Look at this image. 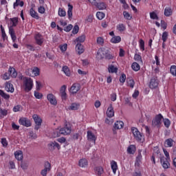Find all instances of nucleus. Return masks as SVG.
Instances as JSON below:
<instances>
[{
    "instance_id": "obj_37",
    "label": "nucleus",
    "mask_w": 176,
    "mask_h": 176,
    "mask_svg": "<svg viewBox=\"0 0 176 176\" xmlns=\"http://www.w3.org/2000/svg\"><path fill=\"white\" fill-rule=\"evenodd\" d=\"M127 152L130 155H134L135 153V146L131 144L127 148Z\"/></svg>"
},
{
    "instance_id": "obj_22",
    "label": "nucleus",
    "mask_w": 176,
    "mask_h": 176,
    "mask_svg": "<svg viewBox=\"0 0 176 176\" xmlns=\"http://www.w3.org/2000/svg\"><path fill=\"white\" fill-rule=\"evenodd\" d=\"M95 173L97 176H101L104 174V168L102 166H98L95 168Z\"/></svg>"
},
{
    "instance_id": "obj_63",
    "label": "nucleus",
    "mask_w": 176,
    "mask_h": 176,
    "mask_svg": "<svg viewBox=\"0 0 176 176\" xmlns=\"http://www.w3.org/2000/svg\"><path fill=\"white\" fill-rule=\"evenodd\" d=\"M60 97L63 101H65L67 100V92H60Z\"/></svg>"
},
{
    "instance_id": "obj_29",
    "label": "nucleus",
    "mask_w": 176,
    "mask_h": 176,
    "mask_svg": "<svg viewBox=\"0 0 176 176\" xmlns=\"http://www.w3.org/2000/svg\"><path fill=\"white\" fill-rule=\"evenodd\" d=\"M164 14L166 17H170V16L173 14V10L170 7H166L164 10Z\"/></svg>"
},
{
    "instance_id": "obj_10",
    "label": "nucleus",
    "mask_w": 176,
    "mask_h": 176,
    "mask_svg": "<svg viewBox=\"0 0 176 176\" xmlns=\"http://www.w3.org/2000/svg\"><path fill=\"white\" fill-rule=\"evenodd\" d=\"M100 50L102 52V53H103L107 60H112V58H113V56L109 54V49L102 47L100 48Z\"/></svg>"
},
{
    "instance_id": "obj_15",
    "label": "nucleus",
    "mask_w": 176,
    "mask_h": 176,
    "mask_svg": "<svg viewBox=\"0 0 176 176\" xmlns=\"http://www.w3.org/2000/svg\"><path fill=\"white\" fill-rule=\"evenodd\" d=\"M80 90V86L78 83H74L70 88V93L72 94H76Z\"/></svg>"
},
{
    "instance_id": "obj_16",
    "label": "nucleus",
    "mask_w": 176,
    "mask_h": 176,
    "mask_svg": "<svg viewBox=\"0 0 176 176\" xmlns=\"http://www.w3.org/2000/svg\"><path fill=\"white\" fill-rule=\"evenodd\" d=\"M87 140L88 141H91L92 142H94V144L96 143V140H97V138H96V135H94V133H93V132H91V131H88L87 132Z\"/></svg>"
},
{
    "instance_id": "obj_21",
    "label": "nucleus",
    "mask_w": 176,
    "mask_h": 176,
    "mask_svg": "<svg viewBox=\"0 0 176 176\" xmlns=\"http://www.w3.org/2000/svg\"><path fill=\"white\" fill-rule=\"evenodd\" d=\"M30 15L31 16V17H32L33 19H36V20L39 19L38 12L32 8L30 10Z\"/></svg>"
},
{
    "instance_id": "obj_4",
    "label": "nucleus",
    "mask_w": 176,
    "mask_h": 176,
    "mask_svg": "<svg viewBox=\"0 0 176 176\" xmlns=\"http://www.w3.org/2000/svg\"><path fill=\"white\" fill-rule=\"evenodd\" d=\"M131 132L132 134H133L134 138L138 141V142H144V135L138 131V129L135 127L131 128Z\"/></svg>"
},
{
    "instance_id": "obj_5",
    "label": "nucleus",
    "mask_w": 176,
    "mask_h": 176,
    "mask_svg": "<svg viewBox=\"0 0 176 176\" xmlns=\"http://www.w3.org/2000/svg\"><path fill=\"white\" fill-rule=\"evenodd\" d=\"M10 76H12V78H16L17 76V72H16L15 68L10 67L8 69V72L5 73L3 75V79L4 80H8V79H10Z\"/></svg>"
},
{
    "instance_id": "obj_56",
    "label": "nucleus",
    "mask_w": 176,
    "mask_h": 176,
    "mask_svg": "<svg viewBox=\"0 0 176 176\" xmlns=\"http://www.w3.org/2000/svg\"><path fill=\"white\" fill-rule=\"evenodd\" d=\"M25 47L28 50H29V52H35V48L32 45L27 44Z\"/></svg>"
},
{
    "instance_id": "obj_46",
    "label": "nucleus",
    "mask_w": 176,
    "mask_h": 176,
    "mask_svg": "<svg viewBox=\"0 0 176 176\" xmlns=\"http://www.w3.org/2000/svg\"><path fill=\"white\" fill-rule=\"evenodd\" d=\"M97 58H99V60H102V58H104V57H105V55L103 54L102 52L100 51V50L99 49L98 50L97 52V55H96Z\"/></svg>"
},
{
    "instance_id": "obj_38",
    "label": "nucleus",
    "mask_w": 176,
    "mask_h": 176,
    "mask_svg": "<svg viewBox=\"0 0 176 176\" xmlns=\"http://www.w3.org/2000/svg\"><path fill=\"white\" fill-rule=\"evenodd\" d=\"M116 28L120 32H123L124 31H126V25H124V24L123 23H120L117 25Z\"/></svg>"
},
{
    "instance_id": "obj_3",
    "label": "nucleus",
    "mask_w": 176,
    "mask_h": 176,
    "mask_svg": "<svg viewBox=\"0 0 176 176\" xmlns=\"http://www.w3.org/2000/svg\"><path fill=\"white\" fill-rule=\"evenodd\" d=\"M23 89L25 91H31L34 87V80L31 78L24 77L23 78Z\"/></svg>"
},
{
    "instance_id": "obj_12",
    "label": "nucleus",
    "mask_w": 176,
    "mask_h": 176,
    "mask_svg": "<svg viewBox=\"0 0 176 176\" xmlns=\"http://www.w3.org/2000/svg\"><path fill=\"white\" fill-rule=\"evenodd\" d=\"M51 168H52V166L50 165V163H49L47 162H45V168L41 172V175L42 176H47V173H49V171H50Z\"/></svg>"
},
{
    "instance_id": "obj_58",
    "label": "nucleus",
    "mask_w": 176,
    "mask_h": 176,
    "mask_svg": "<svg viewBox=\"0 0 176 176\" xmlns=\"http://www.w3.org/2000/svg\"><path fill=\"white\" fill-rule=\"evenodd\" d=\"M22 109H23V107H21V105H16V106L14 107L13 111L19 112V111H21Z\"/></svg>"
},
{
    "instance_id": "obj_61",
    "label": "nucleus",
    "mask_w": 176,
    "mask_h": 176,
    "mask_svg": "<svg viewBox=\"0 0 176 176\" xmlns=\"http://www.w3.org/2000/svg\"><path fill=\"white\" fill-rule=\"evenodd\" d=\"M120 82L121 83H124V82H126V74H123L121 75L120 77Z\"/></svg>"
},
{
    "instance_id": "obj_27",
    "label": "nucleus",
    "mask_w": 176,
    "mask_h": 176,
    "mask_svg": "<svg viewBox=\"0 0 176 176\" xmlns=\"http://www.w3.org/2000/svg\"><path fill=\"white\" fill-rule=\"evenodd\" d=\"M121 41L122 38L120 37V36H114L111 39V43H120Z\"/></svg>"
},
{
    "instance_id": "obj_7",
    "label": "nucleus",
    "mask_w": 176,
    "mask_h": 176,
    "mask_svg": "<svg viewBox=\"0 0 176 176\" xmlns=\"http://www.w3.org/2000/svg\"><path fill=\"white\" fill-rule=\"evenodd\" d=\"M32 118L34 119L36 124L34 127L35 130H39V129H41V126H42V118L36 114L33 115Z\"/></svg>"
},
{
    "instance_id": "obj_9",
    "label": "nucleus",
    "mask_w": 176,
    "mask_h": 176,
    "mask_svg": "<svg viewBox=\"0 0 176 176\" xmlns=\"http://www.w3.org/2000/svg\"><path fill=\"white\" fill-rule=\"evenodd\" d=\"M47 100L51 104V105H57V98L53 94H48L47 95Z\"/></svg>"
},
{
    "instance_id": "obj_26",
    "label": "nucleus",
    "mask_w": 176,
    "mask_h": 176,
    "mask_svg": "<svg viewBox=\"0 0 176 176\" xmlns=\"http://www.w3.org/2000/svg\"><path fill=\"white\" fill-rule=\"evenodd\" d=\"M49 146L51 149H56L58 148V149H60V148H61L60 146V144L58 143H57V142H52L49 144Z\"/></svg>"
},
{
    "instance_id": "obj_39",
    "label": "nucleus",
    "mask_w": 176,
    "mask_h": 176,
    "mask_svg": "<svg viewBox=\"0 0 176 176\" xmlns=\"http://www.w3.org/2000/svg\"><path fill=\"white\" fill-rule=\"evenodd\" d=\"M0 96H1V97H3V98H4L5 100H9L10 98V96L8 94H6L5 92H3V91L0 89ZM2 102L1 101L0 99V104Z\"/></svg>"
},
{
    "instance_id": "obj_23",
    "label": "nucleus",
    "mask_w": 176,
    "mask_h": 176,
    "mask_svg": "<svg viewBox=\"0 0 176 176\" xmlns=\"http://www.w3.org/2000/svg\"><path fill=\"white\" fill-rule=\"evenodd\" d=\"M164 145L166 148H171L174 145V140L171 138L167 139L164 142Z\"/></svg>"
},
{
    "instance_id": "obj_49",
    "label": "nucleus",
    "mask_w": 176,
    "mask_h": 176,
    "mask_svg": "<svg viewBox=\"0 0 176 176\" xmlns=\"http://www.w3.org/2000/svg\"><path fill=\"white\" fill-rule=\"evenodd\" d=\"M139 43H140V50H142V52H144V50H145V42L144 41V40L140 39L139 41Z\"/></svg>"
},
{
    "instance_id": "obj_48",
    "label": "nucleus",
    "mask_w": 176,
    "mask_h": 176,
    "mask_svg": "<svg viewBox=\"0 0 176 176\" xmlns=\"http://www.w3.org/2000/svg\"><path fill=\"white\" fill-rule=\"evenodd\" d=\"M163 122L165 127L168 129L170 127V125L171 124V122L170 121V120H168V118H165L163 119Z\"/></svg>"
},
{
    "instance_id": "obj_60",
    "label": "nucleus",
    "mask_w": 176,
    "mask_h": 176,
    "mask_svg": "<svg viewBox=\"0 0 176 176\" xmlns=\"http://www.w3.org/2000/svg\"><path fill=\"white\" fill-rule=\"evenodd\" d=\"M135 84V82L133 81V79H131L128 81V86H129V87H131V89L134 87Z\"/></svg>"
},
{
    "instance_id": "obj_6",
    "label": "nucleus",
    "mask_w": 176,
    "mask_h": 176,
    "mask_svg": "<svg viewBox=\"0 0 176 176\" xmlns=\"http://www.w3.org/2000/svg\"><path fill=\"white\" fill-rule=\"evenodd\" d=\"M162 120L163 116L161 113L155 116L152 121V126H153V127H160V126H162Z\"/></svg>"
},
{
    "instance_id": "obj_57",
    "label": "nucleus",
    "mask_w": 176,
    "mask_h": 176,
    "mask_svg": "<svg viewBox=\"0 0 176 176\" xmlns=\"http://www.w3.org/2000/svg\"><path fill=\"white\" fill-rule=\"evenodd\" d=\"M1 143L2 144L3 148H6L8 145V140H6V138H2Z\"/></svg>"
},
{
    "instance_id": "obj_33",
    "label": "nucleus",
    "mask_w": 176,
    "mask_h": 176,
    "mask_svg": "<svg viewBox=\"0 0 176 176\" xmlns=\"http://www.w3.org/2000/svg\"><path fill=\"white\" fill-rule=\"evenodd\" d=\"M63 72L66 75V76H71V70L68 66H63L62 68Z\"/></svg>"
},
{
    "instance_id": "obj_8",
    "label": "nucleus",
    "mask_w": 176,
    "mask_h": 176,
    "mask_svg": "<svg viewBox=\"0 0 176 176\" xmlns=\"http://www.w3.org/2000/svg\"><path fill=\"white\" fill-rule=\"evenodd\" d=\"M160 162L163 168L167 169L170 168V158L162 157L160 159Z\"/></svg>"
},
{
    "instance_id": "obj_64",
    "label": "nucleus",
    "mask_w": 176,
    "mask_h": 176,
    "mask_svg": "<svg viewBox=\"0 0 176 176\" xmlns=\"http://www.w3.org/2000/svg\"><path fill=\"white\" fill-rule=\"evenodd\" d=\"M116 93H113L110 95V98L111 100V101L115 102V100H116Z\"/></svg>"
},
{
    "instance_id": "obj_54",
    "label": "nucleus",
    "mask_w": 176,
    "mask_h": 176,
    "mask_svg": "<svg viewBox=\"0 0 176 176\" xmlns=\"http://www.w3.org/2000/svg\"><path fill=\"white\" fill-rule=\"evenodd\" d=\"M34 97L38 100H41V98L43 97V95L41 93H39L38 91H34Z\"/></svg>"
},
{
    "instance_id": "obj_14",
    "label": "nucleus",
    "mask_w": 176,
    "mask_h": 176,
    "mask_svg": "<svg viewBox=\"0 0 176 176\" xmlns=\"http://www.w3.org/2000/svg\"><path fill=\"white\" fill-rule=\"evenodd\" d=\"M19 122L20 124L25 126V127L31 126V122L28 118H22L19 119Z\"/></svg>"
},
{
    "instance_id": "obj_1",
    "label": "nucleus",
    "mask_w": 176,
    "mask_h": 176,
    "mask_svg": "<svg viewBox=\"0 0 176 176\" xmlns=\"http://www.w3.org/2000/svg\"><path fill=\"white\" fill-rule=\"evenodd\" d=\"M10 23L9 26V34L13 41H16L17 39V37L16 36V33L14 32V29H13V27H16L17 24L19 23V19L18 18H11L10 19Z\"/></svg>"
},
{
    "instance_id": "obj_2",
    "label": "nucleus",
    "mask_w": 176,
    "mask_h": 176,
    "mask_svg": "<svg viewBox=\"0 0 176 176\" xmlns=\"http://www.w3.org/2000/svg\"><path fill=\"white\" fill-rule=\"evenodd\" d=\"M63 134V135H68V134H71V126L68 124H66L65 127L60 129H56L54 131L52 137L54 138H57V137H60Z\"/></svg>"
},
{
    "instance_id": "obj_30",
    "label": "nucleus",
    "mask_w": 176,
    "mask_h": 176,
    "mask_svg": "<svg viewBox=\"0 0 176 176\" xmlns=\"http://www.w3.org/2000/svg\"><path fill=\"white\" fill-rule=\"evenodd\" d=\"M8 109L0 108V119H3L5 116H8Z\"/></svg>"
},
{
    "instance_id": "obj_47",
    "label": "nucleus",
    "mask_w": 176,
    "mask_h": 176,
    "mask_svg": "<svg viewBox=\"0 0 176 176\" xmlns=\"http://www.w3.org/2000/svg\"><path fill=\"white\" fill-rule=\"evenodd\" d=\"M96 17L98 19V20H102V19L105 17V14L102 12H98L96 13Z\"/></svg>"
},
{
    "instance_id": "obj_45",
    "label": "nucleus",
    "mask_w": 176,
    "mask_h": 176,
    "mask_svg": "<svg viewBox=\"0 0 176 176\" xmlns=\"http://www.w3.org/2000/svg\"><path fill=\"white\" fill-rule=\"evenodd\" d=\"M96 43L99 46H104V38L99 36L96 38Z\"/></svg>"
},
{
    "instance_id": "obj_19",
    "label": "nucleus",
    "mask_w": 176,
    "mask_h": 176,
    "mask_svg": "<svg viewBox=\"0 0 176 176\" xmlns=\"http://www.w3.org/2000/svg\"><path fill=\"white\" fill-rule=\"evenodd\" d=\"M76 51L78 53V54H82L85 52V47L80 43H77L76 46Z\"/></svg>"
},
{
    "instance_id": "obj_18",
    "label": "nucleus",
    "mask_w": 176,
    "mask_h": 176,
    "mask_svg": "<svg viewBox=\"0 0 176 176\" xmlns=\"http://www.w3.org/2000/svg\"><path fill=\"white\" fill-rule=\"evenodd\" d=\"M107 116L108 118H113V116H115V111H113L112 104H110V106L108 107L107 111Z\"/></svg>"
},
{
    "instance_id": "obj_11",
    "label": "nucleus",
    "mask_w": 176,
    "mask_h": 176,
    "mask_svg": "<svg viewBox=\"0 0 176 176\" xmlns=\"http://www.w3.org/2000/svg\"><path fill=\"white\" fill-rule=\"evenodd\" d=\"M159 86V80L157 79V77H153L151 79L149 87L150 89H157Z\"/></svg>"
},
{
    "instance_id": "obj_20",
    "label": "nucleus",
    "mask_w": 176,
    "mask_h": 176,
    "mask_svg": "<svg viewBox=\"0 0 176 176\" xmlns=\"http://www.w3.org/2000/svg\"><path fill=\"white\" fill-rule=\"evenodd\" d=\"M5 89L6 91H10V93H13L14 91V88L13 87V85L10 82H6Z\"/></svg>"
},
{
    "instance_id": "obj_32",
    "label": "nucleus",
    "mask_w": 176,
    "mask_h": 176,
    "mask_svg": "<svg viewBox=\"0 0 176 176\" xmlns=\"http://www.w3.org/2000/svg\"><path fill=\"white\" fill-rule=\"evenodd\" d=\"M88 164L87 160L86 159H81L78 162V166L80 167L85 168Z\"/></svg>"
},
{
    "instance_id": "obj_50",
    "label": "nucleus",
    "mask_w": 176,
    "mask_h": 176,
    "mask_svg": "<svg viewBox=\"0 0 176 176\" xmlns=\"http://www.w3.org/2000/svg\"><path fill=\"white\" fill-rule=\"evenodd\" d=\"M170 72L173 76H176V66L172 65L170 68Z\"/></svg>"
},
{
    "instance_id": "obj_44",
    "label": "nucleus",
    "mask_w": 176,
    "mask_h": 176,
    "mask_svg": "<svg viewBox=\"0 0 176 176\" xmlns=\"http://www.w3.org/2000/svg\"><path fill=\"white\" fill-rule=\"evenodd\" d=\"M123 16L126 20H131V19H133V16H131V14H130L127 11L123 12Z\"/></svg>"
},
{
    "instance_id": "obj_40",
    "label": "nucleus",
    "mask_w": 176,
    "mask_h": 176,
    "mask_svg": "<svg viewBox=\"0 0 176 176\" xmlns=\"http://www.w3.org/2000/svg\"><path fill=\"white\" fill-rule=\"evenodd\" d=\"M131 68L133 71H140L141 67L140 66V64H138L136 62H134L132 63Z\"/></svg>"
},
{
    "instance_id": "obj_25",
    "label": "nucleus",
    "mask_w": 176,
    "mask_h": 176,
    "mask_svg": "<svg viewBox=\"0 0 176 176\" xmlns=\"http://www.w3.org/2000/svg\"><path fill=\"white\" fill-rule=\"evenodd\" d=\"M123 126H124V123L122 121H117L114 124V128L117 130H120V129H123Z\"/></svg>"
},
{
    "instance_id": "obj_42",
    "label": "nucleus",
    "mask_w": 176,
    "mask_h": 176,
    "mask_svg": "<svg viewBox=\"0 0 176 176\" xmlns=\"http://www.w3.org/2000/svg\"><path fill=\"white\" fill-rule=\"evenodd\" d=\"M58 16H60V17H65V16H67V12H65V10L60 8L58 9Z\"/></svg>"
},
{
    "instance_id": "obj_28",
    "label": "nucleus",
    "mask_w": 176,
    "mask_h": 176,
    "mask_svg": "<svg viewBox=\"0 0 176 176\" xmlns=\"http://www.w3.org/2000/svg\"><path fill=\"white\" fill-rule=\"evenodd\" d=\"M111 167L113 174H116V171L118 170V163L115 161H111Z\"/></svg>"
},
{
    "instance_id": "obj_55",
    "label": "nucleus",
    "mask_w": 176,
    "mask_h": 176,
    "mask_svg": "<svg viewBox=\"0 0 176 176\" xmlns=\"http://www.w3.org/2000/svg\"><path fill=\"white\" fill-rule=\"evenodd\" d=\"M162 41L164 43V42H166V41H167V38H168V33L167 32H164L163 34H162Z\"/></svg>"
},
{
    "instance_id": "obj_52",
    "label": "nucleus",
    "mask_w": 176,
    "mask_h": 176,
    "mask_svg": "<svg viewBox=\"0 0 176 176\" xmlns=\"http://www.w3.org/2000/svg\"><path fill=\"white\" fill-rule=\"evenodd\" d=\"M67 47L68 45H67L66 43L59 46V49L61 50L63 53H64V52H67Z\"/></svg>"
},
{
    "instance_id": "obj_17",
    "label": "nucleus",
    "mask_w": 176,
    "mask_h": 176,
    "mask_svg": "<svg viewBox=\"0 0 176 176\" xmlns=\"http://www.w3.org/2000/svg\"><path fill=\"white\" fill-rule=\"evenodd\" d=\"M14 155L15 159H16V160H18L19 162H21V160H23V151L21 150H18L15 151Z\"/></svg>"
},
{
    "instance_id": "obj_53",
    "label": "nucleus",
    "mask_w": 176,
    "mask_h": 176,
    "mask_svg": "<svg viewBox=\"0 0 176 176\" xmlns=\"http://www.w3.org/2000/svg\"><path fill=\"white\" fill-rule=\"evenodd\" d=\"M1 30L2 38L5 40L8 38V36H6V33L5 32V29L3 28V26L1 25Z\"/></svg>"
},
{
    "instance_id": "obj_59",
    "label": "nucleus",
    "mask_w": 176,
    "mask_h": 176,
    "mask_svg": "<svg viewBox=\"0 0 176 176\" xmlns=\"http://www.w3.org/2000/svg\"><path fill=\"white\" fill-rule=\"evenodd\" d=\"M150 17H151V19H152L153 20H157V14H156L155 12H151V13H150Z\"/></svg>"
},
{
    "instance_id": "obj_35",
    "label": "nucleus",
    "mask_w": 176,
    "mask_h": 176,
    "mask_svg": "<svg viewBox=\"0 0 176 176\" xmlns=\"http://www.w3.org/2000/svg\"><path fill=\"white\" fill-rule=\"evenodd\" d=\"M17 6H21V8H23V6H24V1L21 0H16V2H14L13 4L14 9H16Z\"/></svg>"
},
{
    "instance_id": "obj_43",
    "label": "nucleus",
    "mask_w": 176,
    "mask_h": 176,
    "mask_svg": "<svg viewBox=\"0 0 176 176\" xmlns=\"http://www.w3.org/2000/svg\"><path fill=\"white\" fill-rule=\"evenodd\" d=\"M32 72L33 74V76H39V74H40V70L39 68L38 67H34L32 69Z\"/></svg>"
},
{
    "instance_id": "obj_62",
    "label": "nucleus",
    "mask_w": 176,
    "mask_h": 176,
    "mask_svg": "<svg viewBox=\"0 0 176 176\" xmlns=\"http://www.w3.org/2000/svg\"><path fill=\"white\" fill-rule=\"evenodd\" d=\"M78 32H79V26L76 25L73 28L72 33L76 34H78Z\"/></svg>"
},
{
    "instance_id": "obj_13",
    "label": "nucleus",
    "mask_w": 176,
    "mask_h": 176,
    "mask_svg": "<svg viewBox=\"0 0 176 176\" xmlns=\"http://www.w3.org/2000/svg\"><path fill=\"white\" fill-rule=\"evenodd\" d=\"M34 39L36 43L39 45L42 46V43L45 41V38H43V36L41 34L37 33L34 35Z\"/></svg>"
},
{
    "instance_id": "obj_34",
    "label": "nucleus",
    "mask_w": 176,
    "mask_h": 176,
    "mask_svg": "<svg viewBox=\"0 0 176 176\" xmlns=\"http://www.w3.org/2000/svg\"><path fill=\"white\" fill-rule=\"evenodd\" d=\"M72 9H74V6H72V5L71 4H68V10H67V15H68V18L69 20H71V19H72Z\"/></svg>"
},
{
    "instance_id": "obj_51",
    "label": "nucleus",
    "mask_w": 176,
    "mask_h": 176,
    "mask_svg": "<svg viewBox=\"0 0 176 176\" xmlns=\"http://www.w3.org/2000/svg\"><path fill=\"white\" fill-rule=\"evenodd\" d=\"M78 109H79V104L77 103H73L70 106V109H72V111H76Z\"/></svg>"
},
{
    "instance_id": "obj_36",
    "label": "nucleus",
    "mask_w": 176,
    "mask_h": 176,
    "mask_svg": "<svg viewBox=\"0 0 176 176\" xmlns=\"http://www.w3.org/2000/svg\"><path fill=\"white\" fill-rule=\"evenodd\" d=\"M108 71L110 74H116V72H118V67L113 65H110L109 66Z\"/></svg>"
},
{
    "instance_id": "obj_41",
    "label": "nucleus",
    "mask_w": 176,
    "mask_h": 176,
    "mask_svg": "<svg viewBox=\"0 0 176 176\" xmlns=\"http://www.w3.org/2000/svg\"><path fill=\"white\" fill-rule=\"evenodd\" d=\"M141 160H142V155L141 154V151H139L138 155L136 157L135 166H138L140 163H141Z\"/></svg>"
},
{
    "instance_id": "obj_24",
    "label": "nucleus",
    "mask_w": 176,
    "mask_h": 176,
    "mask_svg": "<svg viewBox=\"0 0 176 176\" xmlns=\"http://www.w3.org/2000/svg\"><path fill=\"white\" fill-rule=\"evenodd\" d=\"M99 10H105L107 9V4L105 3L102 2V3H96V5H95Z\"/></svg>"
},
{
    "instance_id": "obj_31",
    "label": "nucleus",
    "mask_w": 176,
    "mask_h": 176,
    "mask_svg": "<svg viewBox=\"0 0 176 176\" xmlns=\"http://www.w3.org/2000/svg\"><path fill=\"white\" fill-rule=\"evenodd\" d=\"M85 41H86V35L82 34L81 36L76 38L75 42H77V43H83Z\"/></svg>"
}]
</instances>
